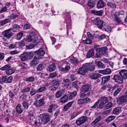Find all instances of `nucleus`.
Returning a JSON list of instances; mask_svg holds the SVG:
<instances>
[{
  "label": "nucleus",
  "instance_id": "338daca9",
  "mask_svg": "<svg viewBox=\"0 0 127 127\" xmlns=\"http://www.w3.org/2000/svg\"><path fill=\"white\" fill-rule=\"evenodd\" d=\"M8 94L9 97L11 98H13L15 96L14 94L11 91H9Z\"/></svg>",
  "mask_w": 127,
  "mask_h": 127
},
{
  "label": "nucleus",
  "instance_id": "9b49d317",
  "mask_svg": "<svg viewBox=\"0 0 127 127\" xmlns=\"http://www.w3.org/2000/svg\"><path fill=\"white\" fill-rule=\"evenodd\" d=\"M107 50V48L106 47L97 48L95 49L96 51L97 52H99L102 55L105 53Z\"/></svg>",
  "mask_w": 127,
  "mask_h": 127
},
{
  "label": "nucleus",
  "instance_id": "774afa93",
  "mask_svg": "<svg viewBox=\"0 0 127 127\" xmlns=\"http://www.w3.org/2000/svg\"><path fill=\"white\" fill-rule=\"evenodd\" d=\"M18 15L15 14H12L10 16V19H13L17 17Z\"/></svg>",
  "mask_w": 127,
  "mask_h": 127
},
{
  "label": "nucleus",
  "instance_id": "6e6552de",
  "mask_svg": "<svg viewBox=\"0 0 127 127\" xmlns=\"http://www.w3.org/2000/svg\"><path fill=\"white\" fill-rule=\"evenodd\" d=\"M91 87L90 85L87 84L84 85L81 88V92H89L91 90Z\"/></svg>",
  "mask_w": 127,
  "mask_h": 127
},
{
  "label": "nucleus",
  "instance_id": "f3484780",
  "mask_svg": "<svg viewBox=\"0 0 127 127\" xmlns=\"http://www.w3.org/2000/svg\"><path fill=\"white\" fill-rule=\"evenodd\" d=\"M70 83V80L69 79H64L62 83L63 87L65 88H67L69 86Z\"/></svg>",
  "mask_w": 127,
  "mask_h": 127
},
{
  "label": "nucleus",
  "instance_id": "7c9ffc66",
  "mask_svg": "<svg viewBox=\"0 0 127 127\" xmlns=\"http://www.w3.org/2000/svg\"><path fill=\"white\" fill-rule=\"evenodd\" d=\"M46 98L45 97H43L42 99L39 100L38 101V105L40 106L44 104L45 103L44 100Z\"/></svg>",
  "mask_w": 127,
  "mask_h": 127
},
{
  "label": "nucleus",
  "instance_id": "412c9836",
  "mask_svg": "<svg viewBox=\"0 0 127 127\" xmlns=\"http://www.w3.org/2000/svg\"><path fill=\"white\" fill-rule=\"evenodd\" d=\"M70 68V66L66 65L64 67L62 66V67H59V70L62 72H66L68 71Z\"/></svg>",
  "mask_w": 127,
  "mask_h": 127
},
{
  "label": "nucleus",
  "instance_id": "a878e982",
  "mask_svg": "<svg viewBox=\"0 0 127 127\" xmlns=\"http://www.w3.org/2000/svg\"><path fill=\"white\" fill-rule=\"evenodd\" d=\"M19 57L22 61H24L28 59L27 53H25L22 54Z\"/></svg>",
  "mask_w": 127,
  "mask_h": 127
},
{
  "label": "nucleus",
  "instance_id": "f704fd0d",
  "mask_svg": "<svg viewBox=\"0 0 127 127\" xmlns=\"http://www.w3.org/2000/svg\"><path fill=\"white\" fill-rule=\"evenodd\" d=\"M95 1L94 0H89L88 3V5L90 8H93L95 4Z\"/></svg>",
  "mask_w": 127,
  "mask_h": 127
},
{
  "label": "nucleus",
  "instance_id": "ddd939ff",
  "mask_svg": "<svg viewBox=\"0 0 127 127\" xmlns=\"http://www.w3.org/2000/svg\"><path fill=\"white\" fill-rule=\"evenodd\" d=\"M74 102V101H73L68 103L64 106L63 109V111H65L68 110L72 106V105Z\"/></svg>",
  "mask_w": 127,
  "mask_h": 127
},
{
  "label": "nucleus",
  "instance_id": "c85d7f7f",
  "mask_svg": "<svg viewBox=\"0 0 127 127\" xmlns=\"http://www.w3.org/2000/svg\"><path fill=\"white\" fill-rule=\"evenodd\" d=\"M92 13L93 14L99 16H101L103 13L102 10L97 11L95 10H93L92 11Z\"/></svg>",
  "mask_w": 127,
  "mask_h": 127
},
{
  "label": "nucleus",
  "instance_id": "20e7f679",
  "mask_svg": "<svg viewBox=\"0 0 127 127\" xmlns=\"http://www.w3.org/2000/svg\"><path fill=\"white\" fill-rule=\"evenodd\" d=\"M103 21L101 20L99 18H95L94 20V24L97 26L100 29H102L103 26Z\"/></svg>",
  "mask_w": 127,
  "mask_h": 127
},
{
  "label": "nucleus",
  "instance_id": "5fc2aeb1",
  "mask_svg": "<svg viewBox=\"0 0 127 127\" xmlns=\"http://www.w3.org/2000/svg\"><path fill=\"white\" fill-rule=\"evenodd\" d=\"M83 42L86 44H91L92 42L91 39L89 38H87L86 40H83Z\"/></svg>",
  "mask_w": 127,
  "mask_h": 127
},
{
  "label": "nucleus",
  "instance_id": "a18cd8bd",
  "mask_svg": "<svg viewBox=\"0 0 127 127\" xmlns=\"http://www.w3.org/2000/svg\"><path fill=\"white\" fill-rule=\"evenodd\" d=\"M34 52L32 51L30 52L29 53H27L28 59H31L34 56Z\"/></svg>",
  "mask_w": 127,
  "mask_h": 127
},
{
  "label": "nucleus",
  "instance_id": "79ce46f5",
  "mask_svg": "<svg viewBox=\"0 0 127 127\" xmlns=\"http://www.w3.org/2000/svg\"><path fill=\"white\" fill-rule=\"evenodd\" d=\"M77 75L78 73H77L73 74L71 75L70 77L71 80L72 81L78 78V76Z\"/></svg>",
  "mask_w": 127,
  "mask_h": 127
},
{
  "label": "nucleus",
  "instance_id": "b1692460",
  "mask_svg": "<svg viewBox=\"0 0 127 127\" xmlns=\"http://www.w3.org/2000/svg\"><path fill=\"white\" fill-rule=\"evenodd\" d=\"M110 76L109 75L104 76L102 77V82L101 84L102 85L104 84L107 82L109 80L110 78Z\"/></svg>",
  "mask_w": 127,
  "mask_h": 127
},
{
  "label": "nucleus",
  "instance_id": "13d9d810",
  "mask_svg": "<svg viewBox=\"0 0 127 127\" xmlns=\"http://www.w3.org/2000/svg\"><path fill=\"white\" fill-rule=\"evenodd\" d=\"M107 5L108 6L113 8H115L116 7V5L114 3L109 1L108 2Z\"/></svg>",
  "mask_w": 127,
  "mask_h": 127
},
{
  "label": "nucleus",
  "instance_id": "e433bc0d",
  "mask_svg": "<svg viewBox=\"0 0 127 127\" xmlns=\"http://www.w3.org/2000/svg\"><path fill=\"white\" fill-rule=\"evenodd\" d=\"M11 68V66L10 65L8 64H6L3 66L1 67L0 68V69L2 71L7 70Z\"/></svg>",
  "mask_w": 127,
  "mask_h": 127
},
{
  "label": "nucleus",
  "instance_id": "8fccbe9b",
  "mask_svg": "<svg viewBox=\"0 0 127 127\" xmlns=\"http://www.w3.org/2000/svg\"><path fill=\"white\" fill-rule=\"evenodd\" d=\"M32 36H26V38L25 39V41L27 42H29L31 41L32 42Z\"/></svg>",
  "mask_w": 127,
  "mask_h": 127
},
{
  "label": "nucleus",
  "instance_id": "a211bd4d",
  "mask_svg": "<svg viewBox=\"0 0 127 127\" xmlns=\"http://www.w3.org/2000/svg\"><path fill=\"white\" fill-rule=\"evenodd\" d=\"M64 94V90H60L57 91L55 93V96L57 98L60 97Z\"/></svg>",
  "mask_w": 127,
  "mask_h": 127
},
{
  "label": "nucleus",
  "instance_id": "6ab92c4d",
  "mask_svg": "<svg viewBox=\"0 0 127 127\" xmlns=\"http://www.w3.org/2000/svg\"><path fill=\"white\" fill-rule=\"evenodd\" d=\"M56 68V66L54 64H50L46 68L48 71L51 72L55 70Z\"/></svg>",
  "mask_w": 127,
  "mask_h": 127
},
{
  "label": "nucleus",
  "instance_id": "aec40b11",
  "mask_svg": "<svg viewBox=\"0 0 127 127\" xmlns=\"http://www.w3.org/2000/svg\"><path fill=\"white\" fill-rule=\"evenodd\" d=\"M100 76V74L98 73H91L89 75V77L92 79H96Z\"/></svg>",
  "mask_w": 127,
  "mask_h": 127
},
{
  "label": "nucleus",
  "instance_id": "ea45409f",
  "mask_svg": "<svg viewBox=\"0 0 127 127\" xmlns=\"http://www.w3.org/2000/svg\"><path fill=\"white\" fill-rule=\"evenodd\" d=\"M81 92L80 95V97L81 98H83L86 96H88L90 95V93L88 92L85 94L86 92Z\"/></svg>",
  "mask_w": 127,
  "mask_h": 127
},
{
  "label": "nucleus",
  "instance_id": "6e6d98bb",
  "mask_svg": "<svg viewBox=\"0 0 127 127\" xmlns=\"http://www.w3.org/2000/svg\"><path fill=\"white\" fill-rule=\"evenodd\" d=\"M30 89V88L27 87L22 90L21 91V92L23 93H24L27 92H29Z\"/></svg>",
  "mask_w": 127,
  "mask_h": 127
},
{
  "label": "nucleus",
  "instance_id": "dca6fc26",
  "mask_svg": "<svg viewBox=\"0 0 127 127\" xmlns=\"http://www.w3.org/2000/svg\"><path fill=\"white\" fill-rule=\"evenodd\" d=\"M16 112L19 114H21L23 112V110H24L19 103L16 106Z\"/></svg>",
  "mask_w": 127,
  "mask_h": 127
},
{
  "label": "nucleus",
  "instance_id": "39448f33",
  "mask_svg": "<svg viewBox=\"0 0 127 127\" xmlns=\"http://www.w3.org/2000/svg\"><path fill=\"white\" fill-rule=\"evenodd\" d=\"M85 64H83V66L79 68L77 71L78 74L84 75L86 74L87 70Z\"/></svg>",
  "mask_w": 127,
  "mask_h": 127
},
{
  "label": "nucleus",
  "instance_id": "58836bf2",
  "mask_svg": "<svg viewBox=\"0 0 127 127\" xmlns=\"http://www.w3.org/2000/svg\"><path fill=\"white\" fill-rule=\"evenodd\" d=\"M115 118V117L113 115H111L108 116L106 119V122H107V123L110 122L114 120Z\"/></svg>",
  "mask_w": 127,
  "mask_h": 127
},
{
  "label": "nucleus",
  "instance_id": "09e8293b",
  "mask_svg": "<svg viewBox=\"0 0 127 127\" xmlns=\"http://www.w3.org/2000/svg\"><path fill=\"white\" fill-rule=\"evenodd\" d=\"M32 42L33 43L35 42L38 41V37L36 35L32 36Z\"/></svg>",
  "mask_w": 127,
  "mask_h": 127
},
{
  "label": "nucleus",
  "instance_id": "de8ad7c7",
  "mask_svg": "<svg viewBox=\"0 0 127 127\" xmlns=\"http://www.w3.org/2000/svg\"><path fill=\"white\" fill-rule=\"evenodd\" d=\"M58 73L56 72L52 73L49 75V78H53L58 76Z\"/></svg>",
  "mask_w": 127,
  "mask_h": 127
},
{
  "label": "nucleus",
  "instance_id": "f257e3e1",
  "mask_svg": "<svg viewBox=\"0 0 127 127\" xmlns=\"http://www.w3.org/2000/svg\"><path fill=\"white\" fill-rule=\"evenodd\" d=\"M51 116V115L47 113L40 115L39 117H40L41 123L44 124H47L50 121Z\"/></svg>",
  "mask_w": 127,
  "mask_h": 127
},
{
  "label": "nucleus",
  "instance_id": "c03bdc74",
  "mask_svg": "<svg viewBox=\"0 0 127 127\" xmlns=\"http://www.w3.org/2000/svg\"><path fill=\"white\" fill-rule=\"evenodd\" d=\"M104 29L105 31L107 32H110L112 30L110 26L109 25L104 26Z\"/></svg>",
  "mask_w": 127,
  "mask_h": 127
},
{
  "label": "nucleus",
  "instance_id": "2f4dec72",
  "mask_svg": "<svg viewBox=\"0 0 127 127\" xmlns=\"http://www.w3.org/2000/svg\"><path fill=\"white\" fill-rule=\"evenodd\" d=\"M94 55V54L93 50L90 49L88 51L86 56L87 58H90L93 56Z\"/></svg>",
  "mask_w": 127,
  "mask_h": 127
},
{
  "label": "nucleus",
  "instance_id": "a19ab883",
  "mask_svg": "<svg viewBox=\"0 0 127 127\" xmlns=\"http://www.w3.org/2000/svg\"><path fill=\"white\" fill-rule=\"evenodd\" d=\"M96 65L98 67H100L102 68H104L105 67V66L101 62L98 61L96 64Z\"/></svg>",
  "mask_w": 127,
  "mask_h": 127
},
{
  "label": "nucleus",
  "instance_id": "9d476101",
  "mask_svg": "<svg viewBox=\"0 0 127 127\" xmlns=\"http://www.w3.org/2000/svg\"><path fill=\"white\" fill-rule=\"evenodd\" d=\"M87 70L93 71L95 68V65H94L92 63H85Z\"/></svg>",
  "mask_w": 127,
  "mask_h": 127
},
{
  "label": "nucleus",
  "instance_id": "bf43d9fd",
  "mask_svg": "<svg viewBox=\"0 0 127 127\" xmlns=\"http://www.w3.org/2000/svg\"><path fill=\"white\" fill-rule=\"evenodd\" d=\"M113 106V104L111 102H108L105 106V108L106 109H108L111 108Z\"/></svg>",
  "mask_w": 127,
  "mask_h": 127
},
{
  "label": "nucleus",
  "instance_id": "2eb2a0df",
  "mask_svg": "<svg viewBox=\"0 0 127 127\" xmlns=\"http://www.w3.org/2000/svg\"><path fill=\"white\" fill-rule=\"evenodd\" d=\"M117 101L119 102L124 103L127 101V94L124 95H122L118 99Z\"/></svg>",
  "mask_w": 127,
  "mask_h": 127
},
{
  "label": "nucleus",
  "instance_id": "cd10ccee",
  "mask_svg": "<svg viewBox=\"0 0 127 127\" xmlns=\"http://www.w3.org/2000/svg\"><path fill=\"white\" fill-rule=\"evenodd\" d=\"M15 71V69L13 68H10L5 71L6 74L8 75H11Z\"/></svg>",
  "mask_w": 127,
  "mask_h": 127
},
{
  "label": "nucleus",
  "instance_id": "4d7b16f0",
  "mask_svg": "<svg viewBox=\"0 0 127 127\" xmlns=\"http://www.w3.org/2000/svg\"><path fill=\"white\" fill-rule=\"evenodd\" d=\"M34 77L33 76H31L26 79L25 81L29 82H32L34 80Z\"/></svg>",
  "mask_w": 127,
  "mask_h": 127
},
{
  "label": "nucleus",
  "instance_id": "603ef678",
  "mask_svg": "<svg viewBox=\"0 0 127 127\" xmlns=\"http://www.w3.org/2000/svg\"><path fill=\"white\" fill-rule=\"evenodd\" d=\"M12 27L13 28V29H12L13 30H18L20 28L19 25L15 24H13L12 25Z\"/></svg>",
  "mask_w": 127,
  "mask_h": 127
},
{
  "label": "nucleus",
  "instance_id": "f8f14e48",
  "mask_svg": "<svg viewBox=\"0 0 127 127\" xmlns=\"http://www.w3.org/2000/svg\"><path fill=\"white\" fill-rule=\"evenodd\" d=\"M58 107L57 105L54 104H51L47 109L48 111L50 113L53 112V110H55Z\"/></svg>",
  "mask_w": 127,
  "mask_h": 127
},
{
  "label": "nucleus",
  "instance_id": "473e14b6",
  "mask_svg": "<svg viewBox=\"0 0 127 127\" xmlns=\"http://www.w3.org/2000/svg\"><path fill=\"white\" fill-rule=\"evenodd\" d=\"M22 104L24 110H27L28 108L30 105L27 101H24L22 103Z\"/></svg>",
  "mask_w": 127,
  "mask_h": 127
},
{
  "label": "nucleus",
  "instance_id": "393cba45",
  "mask_svg": "<svg viewBox=\"0 0 127 127\" xmlns=\"http://www.w3.org/2000/svg\"><path fill=\"white\" fill-rule=\"evenodd\" d=\"M77 93L76 91H74L71 93H69L67 94L68 98L69 100L74 98L75 96L76 95Z\"/></svg>",
  "mask_w": 127,
  "mask_h": 127
},
{
  "label": "nucleus",
  "instance_id": "4be33fe9",
  "mask_svg": "<svg viewBox=\"0 0 127 127\" xmlns=\"http://www.w3.org/2000/svg\"><path fill=\"white\" fill-rule=\"evenodd\" d=\"M68 98V96L65 94L60 98V101L61 103H64L67 101Z\"/></svg>",
  "mask_w": 127,
  "mask_h": 127
},
{
  "label": "nucleus",
  "instance_id": "bb28decb",
  "mask_svg": "<svg viewBox=\"0 0 127 127\" xmlns=\"http://www.w3.org/2000/svg\"><path fill=\"white\" fill-rule=\"evenodd\" d=\"M101 117L99 116L96 118L91 123V125H95L96 124L98 123L101 120Z\"/></svg>",
  "mask_w": 127,
  "mask_h": 127
},
{
  "label": "nucleus",
  "instance_id": "c9c22d12",
  "mask_svg": "<svg viewBox=\"0 0 127 127\" xmlns=\"http://www.w3.org/2000/svg\"><path fill=\"white\" fill-rule=\"evenodd\" d=\"M10 21V20L9 19H6L0 22V26H3L5 24L9 22Z\"/></svg>",
  "mask_w": 127,
  "mask_h": 127
},
{
  "label": "nucleus",
  "instance_id": "e2e57ef3",
  "mask_svg": "<svg viewBox=\"0 0 127 127\" xmlns=\"http://www.w3.org/2000/svg\"><path fill=\"white\" fill-rule=\"evenodd\" d=\"M43 68V65L41 64H40L37 67L36 69L38 71H41Z\"/></svg>",
  "mask_w": 127,
  "mask_h": 127
},
{
  "label": "nucleus",
  "instance_id": "5701e85b",
  "mask_svg": "<svg viewBox=\"0 0 127 127\" xmlns=\"http://www.w3.org/2000/svg\"><path fill=\"white\" fill-rule=\"evenodd\" d=\"M111 70L109 68H107L105 69L99 70V72L104 74H109L111 73Z\"/></svg>",
  "mask_w": 127,
  "mask_h": 127
},
{
  "label": "nucleus",
  "instance_id": "4c0bfd02",
  "mask_svg": "<svg viewBox=\"0 0 127 127\" xmlns=\"http://www.w3.org/2000/svg\"><path fill=\"white\" fill-rule=\"evenodd\" d=\"M53 84L57 86H59L60 85V81L59 80L55 79L52 81Z\"/></svg>",
  "mask_w": 127,
  "mask_h": 127
},
{
  "label": "nucleus",
  "instance_id": "69168bd1",
  "mask_svg": "<svg viewBox=\"0 0 127 127\" xmlns=\"http://www.w3.org/2000/svg\"><path fill=\"white\" fill-rule=\"evenodd\" d=\"M77 83V82L76 81L73 82L72 83L73 87L76 89V90L78 89V86Z\"/></svg>",
  "mask_w": 127,
  "mask_h": 127
},
{
  "label": "nucleus",
  "instance_id": "0eeeda50",
  "mask_svg": "<svg viewBox=\"0 0 127 127\" xmlns=\"http://www.w3.org/2000/svg\"><path fill=\"white\" fill-rule=\"evenodd\" d=\"M87 119V118L86 116H83L78 118L76 120V123L78 125L80 126L85 122Z\"/></svg>",
  "mask_w": 127,
  "mask_h": 127
},
{
  "label": "nucleus",
  "instance_id": "864d4df0",
  "mask_svg": "<svg viewBox=\"0 0 127 127\" xmlns=\"http://www.w3.org/2000/svg\"><path fill=\"white\" fill-rule=\"evenodd\" d=\"M70 61L71 63L75 65H77L78 64V61L75 58L71 59H70Z\"/></svg>",
  "mask_w": 127,
  "mask_h": 127
},
{
  "label": "nucleus",
  "instance_id": "7ed1b4c3",
  "mask_svg": "<svg viewBox=\"0 0 127 127\" xmlns=\"http://www.w3.org/2000/svg\"><path fill=\"white\" fill-rule=\"evenodd\" d=\"M35 53L36 55H35L33 59L37 60L42 58V56L45 54V52L40 49L35 51Z\"/></svg>",
  "mask_w": 127,
  "mask_h": 127
},
{
  "label": "nucleus",
  "instance_id": "052dcab7",
  "mask_svg": "<svg viewBox=\"0 0 127 127\" xmlns=\"http://www.w3.org/2000/svg\"><path fill=\"white\" fill-rule=\"evenodd\" d=\"M23 35V33L22 32H20L18 33L16 39L19 40L20 39Z\"/></svg>",
  "mask_w": 127,
  "mask_h": 127
},
{
  "label": "nucleus",
  "instance_id": "0e129e2a",
  "mask_svg": "<svg viewBox=\"0 0 127 127\" xmlns=\"http://www.w3.org/2000/svg\"><path fill=\"white\" fill-rule=\"evenodd\" d=\"M37 64V62L34 60H32L30 62V64L31 66H34Z\"/></svg>",
  "mask_w": 127,
  "mask_h": 127
},
{
  "label": "nucleus",
  "instance_id": "3c124183",
  "mask_svg": "<svg viewBox=\"0 0 127 127\" xmlns=\"http://www.w3.org/2000/svg\"><path fill=\"white\" fill-rule=\"evenodd\" d=\"M114 20L115 22L119 24H121L122 23L121 18L118 17L117 16L113 19Z\"/></svg>",
  "mask_w": 127,
  "mask_h": 127
},
{
  "label": "nucleus",
  "instance_id": "37998d69",
  "mask_svg": "<svg viewBox=\"0 0 127 127\" xmlns=\"http://www.w3.org/2000/svg\"><path fill=\"white\" fill-rule=\"evenodd\" d=\"M121 91V87L117 88L114 92L113 95L114 96H116Z\"/></svg>",
  "mask_w": 127,
  "mask_h": 127
},
{
  "label": "nucleus",
  "instance_id": "49530a36",
  "mask_svg": "<svg viewBox=\"0 0 127 127\" xmlns=\"http://www.w3.org/2000/svg\"><path fill=\"white\" fill-rule=\"evenodd\" d=\"M24 29L26 30L29 29L30 30H32V26L28 24H25L24 26Z\"/></svg>",
  "mask_w": 127,
  "mask_h": 127
},
{
  "label": "nucleus",
  "instance_id": "423d86ee",
  "mask_svg": "<svg viewBox=\"0 0 127 127\" xmlns=\"http://www.w3.org/2000/svg\"><path fill=\"white\" fill-rule=\"evenodd\" d=\"M113 79L115 82L119 84H122L123 82V79L119 75H115L113 77Z\"/></svg>",
  "mask_w": 127,
  "mask_h": 127
},
{
  "label": "nucleus",
  "instance_id": "72a5a7b5",
  "mask_svg": "<svg viewBox=\"0 0 127 127\" xmlns=\"http://www.w3.org/2000/svg\"><path fill=\"white\" fill-rule=\"evenodd\" d=\"M121 111V110L120 107H118L115 108L113 111V112L114 114L118 115Z\"/></svg>",
  "mask_w": 127,
  "mask_h": 127
},
{
  "label": "nucleus",
  "instance_id": "4468645a",
  "mask_svg": "<svg viewBox=\"0 0 127 127\" xmlns=\"http://www.w3.org/2000/svg\"><path fill=\"white\" fill-rule=\"evenodd\" d=\"M119 73L123 79H126L127 78V70L122 69L120 71Z\"/></svg>",
  "mask_w": 127,
  "mask_h": 127
},
{
  "label": "nucleus",
  "instance_id": "680f3d73",
  "mask_svg": "<svg viewBox=\"0 0 127 127\" xmlns=\"http://www.w3.org/2000/svg\"><path fill=\"white\" fill-rule=\"evenodd\" d=\"M77 104L79 105L82 104H85L84 98H81L78 99L77 101Z\"/></svg>",
  "mask_w": 127,
  "mask_h": 127
},
{
  "label": "nucleus",
  "instance_id": "c756f323",
  "mask_svg": "<svg viewBox=\"0 0 127 127\" xmlns=\"http://www.w3.org/2000/svg\"><path fill=\"white\" fill-rule=\"evenodd\" d=\"M104 3L103 0H99L97 2V7L98 8H103L104 5Z\"/></svg>",
  "mask_w": 127,
  "mask_h": 127
},
{
  "label": "nucleus",
  "instance_id": "f03ea898",
  "mask_svg": "<svg viewBox=\"0 0 127 127\" xmlns=\"http://www.w3.org/2000/svg\"><path fill=\"white\" fill-rule=\"evenodd\" d=\"M15 31H13L12 29L9 28L2 32V33L4 36L7 39H9L14 34L13 32Z\"/></svg>",
  "mask_w": 127,
  "mask_h": 127
},
{
  "label": "nucleus",
  "instance_id": "1a4fd4ad",
  "mask_svg": "<svg viewBox=\"0 0 127 127\" xmlns=\"http://www.w3.org/2000/svg\"><path fill=\"white\" fill-rule=\"evenodd\" d=\"M100 103L99 105V107L102 108L104 104L106 103L108 101V99L107 98L105 97H103L100 98Z\"/></svg>",
  "mask_w": 127,
  "mask_h": 127
}]
</instances>
